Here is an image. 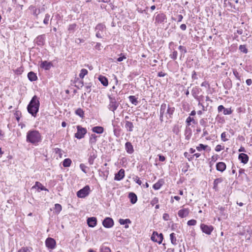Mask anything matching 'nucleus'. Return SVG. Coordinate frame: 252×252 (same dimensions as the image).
<instances>
[{"mask_svg":"<svg viewBox=\"0 0 252 252\" xmlns=\"http://www.w3.org/2000/svg\"><path fill=\"white\" fill-rule=\"evenodd\" d=\"M41 140V135L38 130L32 129L27 132L26 135V141L27 142L36 146Z\"/></svg>","mask_w":252,"mask_h":252,"instance_id":"nucleus-1","label":"nucleus"},{"mask_svg":"<svg viewBox=\"0 0 252 252\" xmlns=\"http://www.w3.org/2000/svg\"><path fill=\"white\" fill-rule=\"evenodd\" d=\"M40 102L36 95H34L30 103L28 105L27 110L28 112L33 117H35L39 111Z\"/></svg>","mask_w":252,"mask_h":252,"instance_id":"nucleus-2","label":"nucleus"},{"mask_svg":"<svg viewBox=\"0 0 252 252\" xmlns=\"http://www.w3.org/2000/svg\"><path fill=\"white\" fill-rule=\"evenodd\" d=\"M109 99V104L108 106V108L109 110L112 111L115 113V111L118 108L120 102L117 100L118 99H116L114 96L108 95Z\"/></svg>","mask_w":252,"mask_h":252,"instance_id":"nucleus-3","label":"nucleus"},{"mask_svg":"<svg viewBox=\"0 0 252 252\" xmlns=\"http://www.w3.org/2000/svg\"><path fill=\"white\" fill-rule=\"evenodd\" d=\"M77 132L75 133L74 136L78 139L83 138L87 132V130L86 128H84L79 125L77 126Z\"/></svg>","mask_w":252,"mask_h":252,"instance_id":"nucleus-4","label":"nucleus"},{"mask_svg":"<svg viewBox=\"0 0 252 252\" xmlns=\"http://www.w3.org/2000/svg\"><path fill=\"white\" fill-rule=\"evenodd\" d=\"M90 190V188L88 185L85 186L83 189L77 192V197L79 198H85L89 195Z\"/></svg>","mask_w":252,"mask_h":252,"instance_id":"nucleus-5","label":"nucleus"},{"mask_svg":"<svg viewBox=\"0 0 252 252\" xmlns=\"http://www.w3.org/2000/svg\"><path fill=\"white\" fill-rule=\"evenodd\" d=\"M151 239L153 241L157 242L159 244H160L163 240V236L161 233H158L157 231H154L151 236Z\"/></svg>","mask_w":252,"mask_h":252,"instance_id":"nucleus-6","label":"nucleus"},{"mask_svg":"<svg viewBox=\"0 0 252 252\" xmlns=\"http://www.w3.org/2000/svg\"><path fill=\"white\" fill-rule=\"evenodd\" d=\"M46 36L45 34L38 35L34 39V42L38 46L42 47L45 45Z\"/></svg>","mask_w":252,"mask_h":252,"instance_id":"nucleus-7","label":"nucleus"},{"mask_svg":"<svg viewBox=\"0 0 252 252\" xmlns=\"http://www.w3.org/2000/svg\"><path fill=\"white\" fill-rule=\"evenodd\" d=\"M200 229L203 233L207 235H210L214 230V227L212 225H208L204 223H201L200 224Z\"/></svg>","mask_w":252,"mask_h":252,"instance_id":"nucleus-8","label":"nucleus"},{"mask_svg":"<svg viewBox=\"0 0 252 252\" xmlns=\"http://www.w3.org/2000/svg\"><path fill=\"white\" fill-rule=\"evenodd\" d=\"M166 16L163 13H159L156 15L155 17V24H163L166 22Z\"/></svg>","mask_w":252,"mask_h":252,"instance_id":"nucleus-9","label":"nucleus"},{"mask_svg":"<svg viewBox=\"0 0 252 252\" xmlns=\"http://www.w3.org/2000/svg\"><path fill=\"white\" fill-rule=\"evenodd\" d=\"M114 222L113 220L110 217L105 218L102 221L103 226L107 228H110L113 226Z\"/></svg>","mask_w":252,"mask_h":252,"instance_id":"nucleus-10","label":"nucleus"},{"mask_svg":"<svg viewBox=\"0 0 252 252\" xmlns=\"http://www.w3.org/2000/svg\"><path fill=\"white\" fill-rule=\"evenodd\" d=\"M56 242L55 240L52 238L49 237L45 241L46 246L49 249L53 250L56 247Z\"/></svg>","mask_w":252,"mask_h":252,"instance_id":"nucleus-11","label":"nucleus"},{"mask_svg":"<svg viewBox=\"0 0 252 252\" xmlns=\"http://www.w3.org/2000/svg\"><path fill=\"white\" fill-rule=\"evenodd\" d=\"M105 28V26L102 23L98 24L96 26V27L95 28V31L96 32V36L97 38H102V36H101L100 32H102L103 30Z\"/></svg>","mask_w":252,"mask_h":252,"instance_id":"nucleus-12","label":"nucleus"},{"mask_svg":"<svg viewBox=\"0 0 252 252\" xmlns=\"http://www.w3.org/2000/svg\"><path fill=\"white\" fill-rule=\"evenodd\" d=\"M29 10L32 12V15L35 17L36 18H38V15L42 11L44 10V8L37 9L35 6L31 5L29 7Z\"/></svg>","mask_w":252,"mask_h":252,"instance_id":"nucleus-13","label":"nucleus"},{"mask_svg":"<svg viewBox=\"0 0 252 252\" xmlns=\"http://www.w3.org/2000/svg\"><path fill=\"white\" fill-rule=\"evenodd\" d=\"M174 111L175 108L174 107H170L168 105L166 109L164 116H165L167 119H171L172 118V116L173 113H174Z\"/></svg>","mask_w":252,"mask_h":252,"instance_id":"nucleus-14","label":"nucleus"},{"mask_svg":"<svg viewBox=\"0 0 252 252\" xmlns=\"http://www.w3.org/2000/svg\"><path fill=\"white\" fill-rule=\"evenodd\" d=\"M167 107L165 103H162L160 108L159 120L161 122L163 121V117L166 112Z\"/></svg>","mask_w":252,"mask_h":252,"instance_id":"nucleus-15","label":"nucleus"},{"mask_svg":"<svg viewBox=\"0 0 252 252\" xmlns=\"http://www.w3.org/2000/svg\"><path fill=\"white\" fill-rule=\"evenodd\" d=\"M52 66L53 64L51 62H48L46 61H41L40 64V67L46 70H49Z\"/></svg>","mask_w":252,"mask_h":252,"instance_id":"nucleus-16","label":"nucleus"},{"mask_svg":"<svg viewBox=\"0 0 252 252\" xmlns=\"http://www.w3.org/2000/svg\"><path fill=\"white\" fill-rule=\"evenodd\" d=\"M125 177V170L121 169L116 174H115L114 180L116 181H121Z\"/></svg>","mask_w":252,"mask_h":252,"instance_id":"nucleus-17","label":"nucleus"},{"mask_svg":"<svg viewBox=\"0 0 252 252\" xmlns=\"http://www.w3.org/2000/svg\"><path fill=\"white\" fill-rule=\"evenodd\" d=\"M87 221L88 225L91 227H94L97 224V219L95 217L88 218Z\"/></svg>","mask_w":252,"mask_h":252,"instance_id":"nucleus-18","label":"nucleus"},{"mask_svg":"<svg viewBox=\"0 0 252 252\" xmlns=\"http://www.w3.org/2000/svg\"><path fill=\"white\" fill-rule=\"evenodd\" d=\"M189 213V210L188 208H184L180 210L178 212L179 217L181 218H184L188 216Z\"/></svg>","mask_w":252,"mask_h":252,"instance_id":"nucleus-19","label":"nucleus"},{"mask_svg":"<svg viewBox=\"0 0 252 252\" xmlns=\"http://www.w3.org/2000/svg\"><path fill=\"white\" fill-rule=\"evenodd\" d=\"M249 156L244 153H241L238 156V159L244 164H246L249 161Z\"/></svg>","mask_w":252,"mask_h":252,"instance_id":"nucleus-20","label":"nucleus"},{"mask_svg":"<svg viewBox=\"0 0 252 252\" xmlns=\"http://www.w3.org/2000/svg\"><path fill=\"white\" fill-rule=\"evenodd\" d=\"M125 127L126 128V131L128 132H132L134 128L133 124L129 121H125Z\"/></svg>","mask_w":252,"mask_h":252,"instance_id":"nucleus-21","label":"nucleus"},{"mask_svg":"<svg viewBox=\"0 0 252 252\" xmlns=\"http://www.w3.org/2000/svg\"><path fill=\"white\" fill-rule=\"evenodd\" d=\"M226 165L223 162H219L216 164V169L221 172H223L226 169Z\"/></svg>","mask_w":252,"mask_h":252,"instance_id":"nucleus-22","label":"nucleus"},{"mask_svg":"<svg viewBox=\"0 0 252 252\" xmlns=\"http://www.w3.org/2000/svg\"><path fill=\"white\" fill-rule=\"evenodd\" d=\"M125 149L128 154H132L134 152L133 147L130 142H127L125 144Z\"/></svg>","mask_w":252,"mask_h":252,"instance_id":"nucleus-23","label":"nucleus"},{"mask_svg":"<svg viewBox=\"0 0 252 252\" xmlns=\"http://www.w3.org/2000/svg\"><path fill=\"white\" fill-rule=\"evenodd\" d=\"M32 189H37L40 190L49 191L48 189L45 188L40 182H36L35 185L32 187Z\"/></svg>","mask_w":252,"mask_h":252,"instance_id":"nucleus-24","label":"nucleus"},{"mask_svg":"<svg viewBox=\"0 0 252 252\" xmlns=\"http://www.w3.org/2000/svg\"><path fill=\"white\" fill-rule=\"evenodd\" d=\"M96 157L97 155L96 154V152H92L90 153L88 159V162L90 165L93 164L94 160L96 158Z\"/></svg>","mask_w":252,"mask_h":252,"instance_id":"nucleus-25","label":"nucleus"},{"mask_svg":"<svg viewBox=\"0 0 252 252\" xmlns=\"http://www.w3.org/2000/svg\"><path fill=\"white\" fill-rule=\"evenodd\" d=\"M28 78L29 80L31 82L36 81L37 79V77L36 73L32 71H30L28 73Z\"/></svg>","mask_w":252,"mask_h":252,"instance_id":"nucleus-26","label":"nucleus"},{"mask_svg":"<svg viewBox=\"0 0 252 252\" xmlns=\"http://www.w3.org/2000/svg\"><path fill=\"white\" fill-rule=\"evenodd\" d=\"M128 197L130 199L131 203L135 204L137 201L136 195L133 192H130L128 194Z\"/></svg>","mask_w":252,"mask_h":252,"instance_id":"nucleus-27","label":"nucleus"},{"mask_svg":"<svg viewBox=\"0 0 252 252\" xmlns=\"http://www.w3.org/2000/svg\"><path fill=\"white\" fill-rule=\"evenodd\" d=\"M98 80L104 86L106 87L108 86V81L106 77L100 75L98 77Z\"/></svg>","mask_w":252,"mask_h":252,"instance_id":"nucleus-28","label":"nucleus"},{"mask_svg":"<svg viewBox=\"0 0 252 252\" xmlns=\"http://www.w3.org/2000/svg\"><path fill=\"white\" fill-rule=\"evenodd\" d=\"M75 83H76L75 87L78 89H81L84 86L83 81L82 80H80L78 78H75Z\"/></svg>","mask_w":252,"mask_h":252,"instance_id":"nucleus-29","label":"nucleus"},{"mask_svg":"<svg viewBox=\"0 0 252 252\" xmlns=\"http://www.w3.org/2000/svg\"><path fill=\"white\" fill-rule=\"evenodd\" d=\"M163 183H164L163 180L162 179H160V180H158V182H157L153 185V188L155 190L159 189L161 188V187L163 185Z\"/></svg>","mask_w":252,"mask_h":252,"instance_id":"nucleus-30","label":"nucleus"},{"mask_svg":"<svg viewBox=\"0 0 252 252\" xmlns=\"http://www.w3.org/2000/svg\"><path fill=\"white\" fill-rule=\"evenodd\" d=\"M223 181V179L221 178H219L216 179L213 183V189L216 190H218V185L219 184L221 183Z\"/></svg>","mask_w":252,"mask_h":252,"instance_id":"nucleus-31","label":"nucleus"},{"mask_svg":"<svg viewBox=\"0 0 252 252\" xmlns=\"http://www.w3.org/2000/svg\"><path fill=\"white\" fill-rule=\"evenodd\" d=\"M92 130L94 132L98 133V134H101L103 133L104 131V128L102 126H96L92 128Z\"/></svg>","mask_w":252,"mask_h":252,"instance_id":"nucleus-32","label":"nucleus"},{"mask_svg":"<svg viewBox=\"0 0 252 252\" xmlns=\"http://www.w3.org/2000/svg\"><path fill=\"white\" fill-rule=\"evenodd\" d=\"M178 49L180 50V59H181L182 57H184L185 54L187 52V50L186 47L182 45H180L179 46Z\"/></svg>","mask_w":252,"mask_h":252,"instance_id":"nucleus-33","label":"nucleus"},{"mask_svg":"<svg viewBox=\"0 0 252 252\" xmlns=\"http://www.w3.org/2000/svg\"><path fill=\"white\" fill-rule=\"evenodd\" d=\"M97 136L94 134H93L91 135L90 137L89 143L92 145V146L95 144L97 140Z\"/></svg>","mask_w":252,"mask_h":252,"instance_id":"nucleus-34","label":"nucleus"},{"mask_svg":"<svg viewBox=\"0 0 252 252\" xmlns=\"http://www.w3.org/2000/svg\"><path fill=\"white\" fill-rule=\"evenodd\" d=\"M113 132L114 134L116 137H119L120 136V131L121 129L119 128V126H116L115 125H113Z\"/></svg>","mask_w":252,"mask_h":252,"instance_id":"nucleus-35","label":"nucleus"},{"mask_svg":"<svg viewBox=\"0 0 252 252\" xmlns=\"http://www.w3.org/2000/svg\"><path fill=\"white\" fill-rule=\"evenodd\" d=\"M199 93V89L197 87L193 88L191 91V94L194 98L198 99V96L197 94Z\"/></svg>","mask_w":252,"mask_h":252,"instance_id":"nucleus-36","label":"nucleus"},{"mask_svg":"<svg viewBox=\"0 0 252 252\" xmlns=\"http://www.w3.org/2000/svg\"><path fill=\"white\" fill-rule=\"evenodd\" d=\"M128 99H129V100L130 101V102L135 105H136L138 103V101L137 100V98H136L134 95H130L128 97Z\"/></svg>","mask_w":252,"mask_h":252,"instance_id":"nucleus-37","label":"nucleus"},{"mask_svg":"<svg viewBox=\"0 0 252 252\" xmlns=\"http://www.w3.org/2000/svg\"><path fill=\"white\" fill-rule=\"evenodd\" d=\"M186 139L189 140L191 136V129L190 128H186L185 130Z\"/></svg>","mask_w":252,"mask_h":252,"instance_id":"nucleus-38","label":"nucleus"},{"mask_svg":"<svg viewBox=\"0 0 252 252\" xmlns=\"http://www.w3.org/2000/svg\"><path fill=\"white\" fill-rule=\"evenodd\" d=\"M71 160L70 158H65L63 162V165L64 167H67L70 166Z\"/></svg>","mask_w":252,"mask_h":252,"instance_id":"nucleus-39","label":"nucleus"},{"mask_svg":"<svg viewBox=\"0 0 252 252\" xmlns=\"http://www.w3.org/2000/svg\"><path fill=\"white\" fill-rule=\"evenodd\" d=\"M170 239L173 245H175L177 244V239L174 233H172L170 234Z\"/></svg>","mask_w":252,"mask_h":252,"instance_id":"nucleus-40","label":"nucleus"},{"mask_svg":"<svg viewBox=\"0 0 252 252\" xmlns=\"http://www.w3.org/2000/svg\"><path fill=\"white\" fill-rule=\"evenodd\" d=\"M75 113L80 117L83 118L84 117V112L81 108H78L75 112Z\"/></svg>","mask_w":252,"mask_h":252,"instance_id":"nucleus-41","label":"nucleus"},{"mask_svg":"<svg viewBox=\"0 0 252 252\" xmlns=\"http://www.w3.org/2000/svg\"><path fill=\"white\" fill-rule=\"evenodd\" d=\"M119 222L120 223V224H121V225H125V224H128V223H130L131 222V220L128 219H120L119 220Z\"/></svg>","mask_w":252,"mask_h":252,"instance_id":"nucleus-42","label":"nucleus"},{"mask_svg":"<svg viewBox=\"0 0 252 252\" xmlns=\"http://www.w3.org/2000/svg\"><path fill=\"white\" fill-rule=\"evenodd\" d=\"M173 50L174 51L169 55V57L171 59L175 60L177 58L178 52L177 51L175 50L174 49H173Z\"/></svg>","mask_w":252,"mask_h":252,"instance_id":"nucleus-43","label":"nucleus"},{"mask_svg":"<svg viewBox=\"0 0 252 252\" xmlns=\"http://www.w3.org/2000/svg\"><path fill=\"white\" fill-rule=\"evenodd\" d=\"M239 49L241 52L245 54H247L248 52L246 45H240Z\"/></svg>","mask_w":252,"mask_h":252,"instance_id":"nucleus-44","label":"nucleus"},{"mask_svg":"<svg viewBox=\"0 0 252 252\" xmlns=\"http://www.w3.org/2000/svg\"><path fill=\"white\" fill-rule=\"evenodd\" d=\"M77 27V24L75 23L70 24L68 27V31L73 32Z\"/></svg>","mask_w":252,"mask_h":252,"instance_id":"nucleus-45","label":"nucleus"},{"mask_svg":"<svg viewBox=\"0 0 252 252\" xmlns=\"http://www.w3.org/2000/svg\"><path fill=\"white\" fill-rule=\"evenodd\" d=\"M88 70L86 69H82L79 74L80 78L83 79L84 77V76L88 74Z\"/></svg>","mask_w":252,"mask_h":252,"instance_id":"nucleus-46","label":"nucleus"},{"mask_svg":"<svg viewBox=\"0 0 252 252\" xmlns=\"http://www.w3.org/2000/svg\"><path fill=\"white\" fill-rule=\"evenodd\" d=\"M208 147L207 145H205L203 144H200L198 146L196 147V149L198 151H201L202 150H205Z\"/></svg>","mask_w":252,"mask_h":252,"instance_id":"nucleus-47","label":"nucleus"},{"mask_svg":"<svg viewBox=\"0 0 252 252\" xmlns=\"http://www.w3.org/2000/svg\"><path fill=\"white\" fill-rule=\"evenodd\" d=\"M186 122L188 126H189L191 125V122H192L193 124H195V121L194 119L193 118L191 117L190 116H189V117L187 118Z\"/></svg>","mask_w":252,"mask_h":252,"instance_id":"nucleus-48","label":"nucleus"},{"mask_svg":"<svg viewBox=\"0 0 252 252\" xmlns=\"http://www.w3.org/2000/svg\"><path fill=\"white\" fill-rule=\"evenodd\" d=\"M92 86V83L91 82L86 83H85V88L86 89V91L90 93L91 91V88Z\"/></svg>","mask_w":252,"mask_h":252,"instance_id":"nucleus-49","label":"nucleus"},{"mask_svg":"<svg viewBox=\"0 0 252 252\" xmlns=\"http://www.w3.org/2000/svg\"><path fill=\"white\" fill-rule=\"evenodd\" d=\"M62 209V206L59 204H56L55 205V210L56 213H59Z\"/></svg>","mask_w":252,"mask_h":252,"instance_id":"nucleus-50","label":"nucleus"},{"mask_svg":"<svg viewBox=\"0 0 252 252\" xmlns=\"http://www.w3.org/2000/svg\"><path fill=\"white\" fill-rule=\"evenodd\" d=\"M50 15L47 13L45 14V18L43 20V23L45 25H48L49 23V19H50Z\"/></svg>","mask_w":252,"mask_h":252,"instance_id":"nucleus-51","label":"nucleus"},{"mask_svg":"<svg viewBox=\"0 0 252 252\" xmlns=\"http://www.w3.org/2000/svg\"><path fill=\"white\" fill-rule=\"evenodd\" d=\"M232 113V110H231V108H225L223 110V113L224 115H230Z\"/></svg>","mask_w":252,"mask_h":252,"instance_id":"nucleus-52","label":"nucleus"},{"mask_svg":"<svg viewBox=\"0 0 252 252\" xmlns=\"http://www.w3.org/2000/svg\"><path fill=\"white\" fill-rule=\"evenodd\" d=\"M120 57L117 59V61L118 62H121L126 58V56L122 53L120 54Z\"/></svg>","mask_w":252,"mask_h":252,"instance_id":"nucleus-53","label":"nucleus"},{"mask_svg":"<svg viewBox=\"0 0 252 252\" xmlns=\"http://www.w3.org/2000/svg\"><path fill=\"white\" fill-rule=\"evenodd\" d=\"M80 168L83 172H84L85 173H87V171L86 170V169L87 168V167L84 164L81 163L80 164Z\"/></svg>","mask_w":252,"mask_h":252,"instance_id":"nucleus-54","label":"nucleus"},{"mask_svg":"<svg viewBox=\"0 0 252 252\" xmlns=\"http://www.w3.org/2000/svg\"><path fill=\"white\" fill-rule=\"evenodd\" d=\"M18 252H31V250L28 247H22Z\"/></svg>","mask_w":252,"mask_h":252,"instance_id":"nucleus-55","label":"nucleus"},{"mask_svg":"<svg viewBox=\"0 0 252 252\" xmlns=\"http://www.w3.org/2000/svg\"><path fill=\"white\" fill-rule=\"evenodd\" d=\"M196 223H197L196 220L192 219V220H189L188 221L187 224L189 226H192V225H195L196 224Z\"/></svg>","mask_w":252,"mask_h":252,"instance_id":"nucleus-56","label":"nucleus"},{"mask_svg":"<svg viewBox=\"0 0 252 252\" xmlns=\"http://www.w3.org/2000/svg\"><path fill=\"white\" fill-rule=\"evenodd\" d=\"M133 180L134 182H135L137 184H138L139 185H141L142 184V182L141 180H140L139 178L135 176L133 177Z\"/></svg>","mask_w":252,"mask_h":252,"instance_id":"nucleus-57","label":"nucleus"},{"mask_svg":"<svg viewBox=\"0 0 252 252\" xmlns=\"http://www.w3.org/2000/svg\"><path fill=\"white\" fill-rule=\"evenodd\" d=\"M100 252H111V250L109 247H103L100 249Z\"/></svg>","mask_w":252,"mask_h":252,"instance_id":"nucleus-58","label":"nucleus"},{"mask_svg":"<svg viewBox=\"0 0 252 252\" xmlns=\"http://www.w3.org/2000/svg\"><path fill=\"white\" fill-rule=\"evenodd\" d=\"M233 73L235 77L239 80H241V76L239 75L238 72L236 70L233 71Z\"/></svg>","mask_w":252,"mask_h":252,"instance_id":"nucleus-59","label":"nucleus"},{"mask_svg":"<svg viewBox=\"0 0 252 252\" xmlns=\"http://www.w3.org/2000/svg\"><path fill=\"white\" fill-rule=\"evenodd\" d=\"M23 71V70L22 67H18L14 70L15 73L18 75L22 74Z\"/></svg>","mask_w":252,"mask_h":252,"instance_id":"nucleus-60","label":"nucleus"},{"mask_svg":"<svg viewBox=\"0 0 252 252\" xmlns=\"http://www.w3.org/2000/svg\"><path fill=\"white\" fill-rule=\"evenodd\" d=\"M158 202V199L157 197H155L152 200V201L151 202V204L152 206H154L155 204H157Z\"/></svg>","mask_w":252,"mask_h":252,"instance_id":"nucleus-61","label":"nucleus"},{"mask_svg":"<svg viewBox=\"0 0 252 252\" xmlns=\"http://www.w3.org/2000/svg\"><path fill=\"white\" fill-rule=\"evenodd\" d=\"M226 134L225 132H223L221 134V140L225 142L228 140V139L226 138Z\"/></svg>","mask_w":252,"mask_h":252,"instance_id":"nucleus-62","label":"nucleus"},{"mask_svg":"<svg viewBox=\"0 0 252 252\" xmlns=\"http://www.w3.org/2000/svg\"><path fill=\"white\" fill-rule=\"evenodd\" d=\"M55 152L56 154H58L59 155L60 157H62V150L61 149L59 148H55Z\"/></svg>","mask_w":252,"mask_h":252,"instance_id":"nucleus-63","label":"nucleus"},{"mask_svg":"<svg viewBox=\"0 0 252 252\" xmlns=\"http://www.w3.org/2000/svg\"><path fill=\"white\" fill-rule=\"evenodd\" d=\"M224 147H222V146L220 145H218L216 146L215 148V151L216 152H220L221 150L223 149Z\"/></svg>","mask_w":252,"mask_h":252,"instance_id":"nucleus-64","label":"nucleus"}]
</instances>
